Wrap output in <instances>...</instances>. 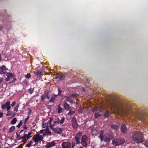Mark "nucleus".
<instances>
[{
  "mask_svg": "<svg viewBox=\"0 0 148 148\" xmlns=\"http://www.w3.org/2000/svg\"><path fill=\"white\" fill-rule=\"evenodd\" d=\"M110 104L111 109L118 114L123 115L132 112L130 108L127 106H124L122 102L119 101L114 100Z\"/></svg>",
  "mask_w": 148,
  "mask_h": 148,
  "instance_id": "nucleus-1",
  "label": "nucleus"
},
{
  "mask_svg": "<svg viewBox=\"0 0 148 148\" xmlns=\"http://www.w3.org/2000/svg\"><path fill=\"white\" fill-rule=\"evenodd\" d=\"M132 138L133 141L137 144L142 143L145 141L143 134L139 131L134 132L132 136Z\"/></svg>",
  "mask_w": 148,
  "mask_h": 148,
  "instance_id": "nucleus-2",
  "label": "nucleus"
},
{
  "mask_svg": "<svg viewBox=\"0 0 148 148\" xmlns=\"http://www.w3.org/2000/svg\"><path fill=\"white\" fill-rule=\"evenodd\" d=\"M104 131L101 130L100 131L99 136V138L100 139L101 142L104 141L107 143L110 142V140L113 138V136L112 134L108 133L104 134Z\"/></svg>",
  "mask_w": 148,
  "mask_h": 148,
  "instance_id": "nucleus-3",
  "label": "nucleus"
},
{
  "mask_svg": "<svg viewBox=\"0 0 148 148\" xmlns=\"http://www.w3.org/2000/svg\"><path fill=\"white\" fill-rule=\"evenodd\" d=\"M75 142L72 141L71 143L69 142H63L62 144V148H75Z\"/></svg>",
  "mask_w": 148,
  "mask_h": 148,
  "instance_id": "nucleus-4",
  "label": "nucleus"
},
{
  "mask_svg": "<svg viewBox=\"0 0 148 148\" xmlns=\"http://www.w3.org/2000/svg\"><path fill=\"white\" fill-rule=\"evenodd\" d=\"M92 111L93 112L95 111V112L94 114V116L96 119H97L100 117L101 114L100 113L102 112V110L101 108L97 109L96 107H95L93 110H92Z\"/></svg>",
  "mask_w": 148,
  "mask_h": 148,
  "instance_id": "nucleus-5",
  "label": "nucleus"
},
{
  "mask_svg": "<svg viewBox=\"0 0 148 148\" xmlns=\"http://www.w3.org/2000/svg\"><path fill=\"white\" fill-rule=\"evenodd\" d=\"M112 142L113 144L116 146H118L124 143H125V140L124 139L114 138Z\"/></svg>",
  "mask_w": 148,
  "mask_h": 148,
  "instance_id": "nucleus-6",
  "label": "nucleus"
},
{
  "mask_svg": "<svg viewBox=\"0 0 148 148\" xmlns=\"http://www.w3.org/2000/svg\"><path fill=\"white\" fill-rule=\"evenodd\" d=\"M72 127L73 129L76 130L79 127V124L77 122L76 118L73 117L72 118L71 120Z\"/></svg>",
  "mask_w": 148,
  "mask_h": 148,
  "instance_id": "nucleus-7",
  "label": "nucleus"
},
{
  "mask_svg": "<svg viewBox=\"0 0 148 148\" xmlns=\"http://www.w3.org/2000/svg\"><path fill=\"white\" fill-rule=\"evenodd\" d=\"M33 141L35 142L36 144L38 143L39 141H41L43 138L42 135H40L37 134L34 135L32 138Z\"/></svg>",
  "mask_w": 148,
  "mask_h": 148,
  "instance_id": "nucleus-8",
  "label": "nucleus"
},
{
  "mask_svg": "<svg viewBox=\"0 0 148 148\" xmlns=\"http://www.w3.org/2000/svg\"><path fill=\"white\" fill-rule=\"evenodd\" d=\"M53 119L51 117L49 119V124H50V128L55 127L57 126L60 123H59V121H58V120L57 119H56L55 121H53V124H52V122L53 121Z\"/></svg>",
  "mask_w": 148,
  "mask_h": 148,
  "instance_id": "nucleus-9",
  "label": "nucleus"
},
{
  "mask_svg": "<svg viewBox=\"0 0 148 148\" xmlns=\"http://www.w3.org/2000/svg\"><path fill=\"white\" fill-rule=\"evenodd\" d=\"M88 140V137L86 135H83L81 138V144L83 147H86L87 145V142Z\"/></svg>",
  "mask_w": 148,
  "mask_h": 148,
  "instance_id": "nucleus-10",
  "label": "nucleus"
},
{
  "mask_svg": "<svg viewBox=\"0 0 148 148\" xmlns=\"http://www.w3.org/2000/svg\"><path fill=\"white\" fill-rule=\"evenodd\" d=\"M10 103V101H7L5 103L2 104L1 106L3 110L6 108L7 110H10L11 108Z\"/></svg>",
  "mask_w": 148,
  "mask_h": 148,
  "instance_id": "nucleus-11",
  "label": "nucleus"
},
{
  "mask_svg": "<svg viewBox=\"0 0 148 148\" xmlns=\"http://www.w3.org/2000/svg\"><path fill=\"white\" fill-rule=\"evenodd\" d=\"M51 129H52L53 132L56 134H61L62 132V128L58 127H51L50 128Z\"/></svg>",
  "mask_w": 148,
  "mask_h": 148,
  "instance_id": "nucleus-12",
  "label": "nucleus"
},
{
  "mask_svg": "<svg viewBox=\"0 0 148 148\" xmlns=\"http://www.w3.org/2000/svg\"><path fill=\"white\" fill-rule=\"evenodd\" d=\"M82 135V133L80 132H78L76 134L75 137V139L76 142V144H77L80 143V138Z\"/></svg>",
  "mask_w": 148,
  "mask_h": 148,
  "instance_id": "nucleus-13",
  "label": "nucleus"
},
{
  "mask_svg": "<svg viewBox=\"0 0 148 148\" xmlns=\"http://www.w3.org/2000/svg\"><path fill=\"white\" fill-rule=\"evenodd\" d=\"M8 70V69L5 66L3 65L0 68V74H2L6 73V72L5 71Z\"/></svg>",
  "mask_w": 148,
  "mask_h": 148,
  "instance_id": "nucleus-14",
  "label": "nucleus"
},
{
  "mask_svg": "<svg viewBox=\"0 0 148 148\" xmlns=\"http://www.w3.org/2000/svg\"><path fill=\"white\" fill-rule=\"evenodd\" d=\"M121 132L125 133L127 131V128L126 125L125 124H123L121 126Z\"/></svg>",
  "mask_w": 148,
  "mask_h": 148,
  "instance_id": "nucleus-15",
  "label": "nucleus"
},
{
  "mask_svg": "<svg viewBox=\"0 0 148 148\" xmlns=\"http://www.w3.org/2000/svg\"><path fill=\"white\" fill-rule=\"evenodd\" d=\"M55 144L56 143L54 141H53L51 142H47L46 143L45 147L46 148H49L53 147Z\"/></svg>",
  "mask_w": 148,
  "mask_h": 148,
  "instance_id": "nucleus-16",
  "label": "nucleus"
},
{
  "mask_svg": "<svg viewBox=\"0 0 148 148\" xmlns=\"http://www.w3.org/2000/svg\"><path fill=\"white\" fill-rule=\"evenodd\" d=\"M56 78H59L61 80H63L65 79L66 76L61 73H57L56 75Z\"/></svg>",
  "mask_w": 148,
  "mask_h": 148,
  "instance_id": "nucleus-17",
  "label": "nucleus"
},
{
  "mask_svg": "<svg viewBox=\"0 0 148 148\" xmlns=\"http://www.w3.org/2000/svg\"><path fill=\"white\" fill-rule=\"evenodd\" d=\"M63 104L64 109L67 111L69 110L70 109L69 105L65 101H64Z\"/></svg>",
  "mask_w": 148,
  "mask_h": 148,
  "instance_id": "nucleus-18",
  "label": "nucleus"
},
{
  "mask_svg": "<svg viewBox=\"0 0 148 148\" xmlns=\"http://www.w3.org/2000/svg\"><path fill=\"white\" fill-rule=\"evenodd\" d=\"M42 72L40 71L39 70H38L36 73V74L37 76H39L37 77V78H39V79H38V80L42 79V77H41L42 75Z\"/></svg>",
  "mask_w": 148,
  "mask_h": 148,
  "instance_id": "nucleus-19",
  "label": "nucleus"
},
{
  "mask_svg": "<svg viewBox=\"0 0 148 148\" xmlns=\"http://www.w3.org/2000/svg\"><path fill=\"white\" fill-rule=\"evenodd\" d=\"M57 96H58V95H56L54 94H53V96L51 97V99L49 101V102H53L56 100Z\"/></svg>",
  "mask_w": 148,
  "mask_h": 148,
  "instance_id": "nucleus-20",
  "label": "nucleus"
},
{
  "mask_svg": "<svg viewBox=\"0 0 148 148\" xmlns=\"http://www.w3.org/2000/svg\"><path fill=\"white\" fill-rule=\"evenodd\" d=\"M58 121H59V123H60V125L63 124L65 121V118L64 117H60V118H57Z\"/></svg>",
  "mask_w": 148,
  "mask_h": 148,
  "instance_id": "nucleus-21",
  "label": "nucleus"
},
{
  "mask_svg": "<svg viewBox=\"0 0 148 148\" xmlns=\"http://www.w3.org/2000/svg\"><path fill=\"white\" fill-rule=\"evenodd\" d=\"M64 101L69 102L71 103H73L72 99L70 97L66 98Z\"/></svg>",
  "mask_w": 148,
  "mask_h": 148,
  "instance_id": "nucleus-22",
  "label": "nucleus"
},
{
  "mask_svg": "<svg viewBox=\"0 0 148 148\" xmlns=\"http://www.w3.org/2000/svg\"><path fill=\"white\" fill-rule=\"evenodd\" d=\"M84 108L81 107L79 108L78 110V112L79 113L81 114L83 112Z\"/></svg>",
  "mask_w": 148,
  "mask_h": 148,
  "instance_id": "nucleus-23",
  "label": "nucleus"
},
{
  "mask_svg": "<svg viewBox=\"0 0 148 148\" xmlns=\"http://www.w3.org/2000/svg\"><path fill=\"white\" fill-rule=\"evenodd\" d=\"M111 127L114 130H118L119 128V127L116 125L112 124L111 125Z\"/></svg>",
  "mask_w": 148,
  "mask_h": 148,
  "instance_id": "nucleus-24",
  "label": "nucleus"
},
{
  "mask_svg": "<svg viewBox=\"0 0 148 148\" xmlns=\"http://www.w3.org/2000/svg\"><path fill=\"white\" fill-rule=\"evenodd\" d=\"M26 134H25L22 137L20 136V137L18 139H23V142L24 141L26 140Z\"/></svg>",
  "mask_w": 148,
  "mask_h": 148,
  "instance_id": "nucleus-25",
  "label": "nucleus"
},
{
  "mask_svg": "<svg viewBox=\"0 0 148 148\" xmlns=\"http://www.w3.org/2000/svg\"><path fill=\"white\" fill-rule=\"evenodd\" d=\"M15 127L14 126H12L9 129L8 132L12 133L15 129Z\"/></svg>",
  "mask_w": 148,
  "mask_h": 148,
  "instance_id": "nucleus-26",
  "label": "nucleus"
},
{
  "mask_svg": "<svg viewBox=\"0 0 148 148\" xmlns=\"http://www.w3.org/2000/svg\"><path fill=\"white\" fill-rule=\"evenodd\" d=\"M6 76L7 77H8L9 78H13L14 77L13 74L11 73H7L6 74Z\"/></svg>",
  "mask_w": 148,
  "mask_h": 148,
  "instance_id": "nucleus-27",
  "label": "nucleus"
},
{
  "mask_svg": "<svg viewBox=\"0 0 148 148\" xmlns=\"http://www.w3.org/2000/svg\"><path fill=\"white\" fill-rule=\"evenodd\" d=\"M40 97L41 101H45V99L46 97V96L45 95H42Z\"/></svg>",
  "mask_w": 148,
  "mask_h": 148,
  "instance_id": "nucleus-28",
  "label": "nucleus"
},
{
  "mask_svg": "<svg viewBox=\"0 0 148 148\" xmlns=\"http://www.w3.org/2000/svg\"><path fill=\"white\" fill-rule=\"evenodd\" d=\"M17 121V119L16 118H14L11 121V123L12 124H14Z\"/></svg>",
  "mask_w": 148,
  "mask_h": 148,
  "instance_id": "nucleus-29",
  "label": "nucleus"
},
{
  "mask_svg": "<svg viewBox=\"0 0 148 148\" xmlns=\"http://www.w3.org/2000/svg\"><path fill=\"white\" fill-rule=\"evenodd\" d=\"M58 112L59 113H61L62 111V109L61 108L60 104H59L58 106Z\"/></svg>",
  "mask_w": 148,
  "mask_h": 148,
  "instance_id": "nucleus-30",
  "label": "nucleus"
},
{
  "mask_svg": "<svg viewBox=\"0 0 148 148\" xmlns=\"http://www.w3.org/2000/svg\"><path fill=\"white\" fill-rule=\"evenodd\" d=\"M7 112L6 115L7 116H9L11 115L13 113V112L12 110H8Z\"/></svg>",
  "mask_w": 148,
  "mask_h": 148,
  "instance_id": "nucleus-31",
  "label": "nucleus"
},
{
  "mask_svg": "<svg viewBox=\"0 0 148 148\" xmlns=\"http://www.w3.org/2000/svg\"><path fill=\"white\" fill-rule=\"evenodd\" d=\"M109 116V111L108 110L106 111L104 115V116L105 117H108Z\"/></svg>",
  "mask_w": 148,
  "mask_h": 148,
  "instance_id": "nucleus-32",
  "label": "nucleus"
},
{
  "mask_svg": "<svg viewBox=\"0 0 148 148\" xmlns=\"http://www.w3.org/2000/svg\"><path fill=\"white\" fill-rule=\"evenodd\" d=\"M19 104H17L16 106L14 108V111L15 112H16L17 111L18 108L19 107Z\"/></svg>",
  "mask_w": 148,
  "mask_h": 148,
  "instance_id": "nucleus-33",
  "label": "nucleus"
},
{
  "mask_svg": "<svg viewBox=\"0 0 148 148\" xmlns=\"http://www.w3.org/2000/svg\"><path fill=\"white\" fill-rule=\"evenodd\" d=\"M75 113L74 111H72L71 110H70L69 113H68V114L70 115L71 116L73 114Z\"/></svg>",
  "mask_w": 148,
  "mask_h": 148,
  "instance_id": "nucleus-34",
  "label": "nucleus"
},
{
  "mask_svg": "<svg viewBox=\"0 0 148 148\" xmlns=\"http://www.w3.org/2000/svg\"><path fill=\"white\" fill-rule=\"evenodd\" d=\"M34 90L33 89L30 88L28 90V92L30 94H32L34 92Z\"/></svg>",
  "mask_w": 148,
  "mask_h": 148,
  "instance_id": "nucleus-35",
  "label": "nucleus"
},
{
  "mask_svg": "<svg viewBox=\"0 0 148 148\" xmlns=\"http://www.w3.org/2000/svg\"><path fill=\"white\" fill-rule=\"evenodd\" d=\"M25 77L26 78L29 79L31 77V75L30 73H27L25 75Z\"/></svg>",
  "mask_w": 148,
  "mask_h": 148,
  "instance_id": "nucleus-36",
  "label": "nucleus"
},
{
  "mask_svg": "<svg viewBox=\"0 0 148 148\" xmlns=\"http://www.w3.org/2000/svg\"><path fill=\"white\" fill-rule=\"evenodd\" d=\"M48 127L47 126V123H43L42 124V128H45L46 127Z\"/></svg>",
  "mask_w": 148,
  "mask_h": 148,
  "instance_id": "nucleus-37",
  "label": "nucleus"
},
{
  "mask_svg": "<svg viewBox=\"0 0 148 148\" xmlns=\"http://www.w3.org/2000/svg\"><path fill=\"white\" fill-rule=\"evenodd\" d=\"M70 97H73L75 98H76L77 97V95L76 94H73L72 95H70Z\"/></svg>",
  "mask_w": 148,
  "mask_h": 148,
  "instance_id": "nucleus-38",
  "label": "nucleus"
},
{
  "mask_svg": "<svg viewBox=\"0 0 148 148\" xmlns=\"http://www.w3.org/2000/svg\"><path fill=\"white\" fill-rule=\"evenodd\" d=\"M22 121H20L19 123L16 126V127L18 128H19L22 125Z\"/></svg>",
  "mask_w": 148,
  "mask_h": 148,
  "instance_id": "nucleus-39",
  "label": "nucleus"
},
{
  "mask_svg": "<svg viewBox=\"0 0 148 148\" xmlns=\"http://www.w3.org/2000/svg\"><path fill=\"white\" fill-rule=\"evenodd\" d=\"M29 116H28L25 119V121H24V123L25 124L27 122V121L29 119Z\"/></svg>",
  "mask_w": 148,
  "mask_h": 148,
  "instance_id": "nucleus-40",
  "label": "nucleus"
},
{
  "mask_svg": "<svg viewBox=\"0 0 148 148\" xmlns=\"http://www.w3.org/2000/svg\"><path fill=\"white\" fill-rule=\"evenodd\" d=\"M49 92L48 90H45V95L46 96L49 95Z\"/></svg>",
  "mask_w": 148,
  "mask_h": 148,
  "instance_id": "nucleus-41",
  "label": "nucleus"
},
{
  "mask_svg": "<svg viewBox=\"0 0 148 148\" xmlns=\"http://www.w3.org/2000/svg\"><path fill=\"white\" fill-rule=\"evenodd\" d=\"M32 134V133L30 132H29L27 134H26V138H29V137Z\"/></svg>",
  "mask_w": 148,
  "mask_h": 148,
  "instance_id": "nucleus-42",
  "label": "nucleus"
},
{
  "mask_svg": "<svg viewBox=\"0 0 148 148\" xmlns=\"http://www.w3.org/2000/svg\"><path fill=\"white\" fill-rule=\"evenodd\" d=\"M58 94L57 95H60L61 93L62 92V91L61 90H60L59 88H58Z\"/></svg>",
  "mask_w": 148,
  "mask_h": 148,
  "instance_id": "nucleus-43",
  "label": "nucleus"
},
{
  "mask_svg": "<svg viewBox=\"0 0 148 148\" xmlns=\"http://www.w3.org/2000/svg\"><path fill=\"white\" fill-rule=\"evenodd\" d=\"M16 79L14 78L13 80H12V81L10 82L9 84L14 82L16 81Z\"/></svg>",
  "mask_w": 148,
  "mask_h": 148,
  "instance_id": "nucleus-44",
  "label": "nucleus"
},
{
  "mask_svg": "<svg viewBox=\"0 0 148 148\" xmlns=\"http://www.w3.org/2000/svg\"><path fill=\"white\" fill-rule=\"evenodd\" d=\"M45 133H47V135L48 134L50 135L51 134V132L50 131H48V132H45Z\"/></svg>",
  "mask_w": 148,
  "mask_h": 148,
  "instance_id": "nucleus-45",
  "label": "nucleus"
},
{
  "mask_svg": "<svg viewBox=\"0 0 148 148\" xmlns=\"http://www.w3.org/2000/svg\"><path fill=\"white\" fill-rule=\"evenodd\" d=\"M32 110L31 109L29 108V111L27 113L28 115H29L31 112Z\"/></svg>",
  "mask_w": 148,
  "mask_h": 148,
  "instance_id": "nucleus-46",
  "label": "nucleus"
},
{
  "mask_svg": "<svg viewBox=\"0 0 148 148\" xmlns=\"http://www.w3.org/2000/svg\"><path fill=\"white\" fill-rule=\"evenodd\" d=\"M16 103L15 102L13 101L11 104L12 106L14 107V106L16 104Z\"/></svg>",
  "mask_w": 148,
  "mask_h": 148,
  "instance_id": "nucleus-47",
  "label": "nucleus"
},
{
  "mask_svg": "<svg viewBox=\"0 0 148 148\" xmlns=\"http://www.w3.org/2000/svg\"><path fill=\"white\" fill-rule=\"evenodd\" d=\"M44 130H45V132H48V131H49V127H47V128L46 129H45Z\"/></svg>",
  "mask_w": 148,
  "mask_h": 148,
  "instance_id": "nucleus-48",
  "label": "nucleus"
},
{
  "mask_svg": "<svg viewBox=\"0 0 148 148\" xmlns=\"http://www.w3.org/2000/svg\"><path fill=\"white\" fill-rule=\"evenodd\" d=\"M45 130H44V129L41 130L40 131V134L43 133L44 132H45Z\"/></svg>",
  "mask_w": 148,
  "mask_h": 148,
  "instance_id": "nucleus-49",
  "label": "nucleus"
},
{
  "mask_svg": "<svg viewBox=\"0 0 148 148\" xmlns=\"http://www.w3.org/2000/svg\"><path fill=\"white\" fill-rule=\"evenodd\" d=\"M31 144L29 143H28L26 145V146L27 147H29L31 146Z\"/></svg>",
  "mask_w": 148,
  "mask_h": 148,
  "instance_id": "nucleus-50",
  "label": "nucleus"
},
{
  "mask_svg": "<svg viewBox=\"0 0 148 148\" xmlns=\"http://www.w3.org/2000/svg\"><path fill=\"white\" fill-rule=\"evenodd\" d=\"M10 80V78L7 77L5 79V80L6 81H9Z\"/></svg>",
  "mask_w": 148,
  "mask_h": 148,
  "instance_id": "nucleus-51",
  "label": "nucleus"
},
{
  "mask_svg": "<svg viewBox=\"0 0 148 148\" xmlns=\"http://www.w3.org/2000/svg\"><path fill=\"white\" fill-rule=\"evenodd\" d=\"M80 101L78 99H77L76 100V103L77 104H78L79 103V102Z\"/></svg>",
  "mask_w": 148,
  "mask_h": 148,
  "instance_id": "nucleus-52",
  "label": "nucleus"
},
{
  "mask_svg": "<svg viewBox=\"0 0 148 148\" xmlns=\"http://www.w3.org/2000/svg\"><path fill=\"white\" fill-rule=\"evenodd\" d=\"M3 113L2 112H0V118L2 117L3 116Z\"/></svg>",
  "mask_w": 148,
  "mask_h": 148,
  "instance_id": "nucleus-53",
  "label": "nucleus"
},
{
  "mask_svg": "<svg viewBox=\"0 0 148 148\" xmlns=\"http://www.w3.org/2000/svg\"><path fill=\"white\" fill-rule=\"evenodd\" d=\"M23 128L24 129H27V127L25 125V124H24V125L23 127Z\"/></svg>",
  "mask_w": 148,
  "mask_h": 148,
  "instance_id": "nucleus-54",
  "label": "nucleus"
},
{
  "mask_svg": "<svg viewBox=\"0 0 148 148\" xmlns=\"http://www.w3.org/2000/svg\"><path fill=\"white\" fill-rule=\"evenodd\" d=\"M43 135H42V136L43 137L45 136V135H47V133H46L45 132H44L43 133Z\"/></svg>",
  "mask_w": 148,
  "mask_h": 148,
  "instance_id": "nucleus-55",
  "label": "nucleus"
},
{
  "mask_svg": "<svg viewBox=\"0 0 148 148\" xmlns=\"http://www.w3.org/2000/svg\"><path fill=\"white\" fill-rule=\"evenodd\" d=\"M28 143L31 144H32L33 143V142L32 141V140H30V141H28Z\"/></svg>",
  "mask_w": 148,
  "mask_h": 148,
  "instance_id": "nucleus-56",
  "label": "nucleus"
},
{
  "mask_svg": "<svg viewBox=\"0 0 148 148\" xmlns=\"http://www.w3.org/2000/svg\"><path fill=\"white\" fill-rule=\"evenodd\" d=\"M46 97L47 98V99H50V97L49 96H46Z\"/></svg>",
  "mask_w": 148,
  "mask_h": 148,
  "instance_id": "nucleus-57",
  "label": "nucleus"
},
{
  "mask_svg": "<svg viewBox=\"0 0 148 148\" xmlns=\"http://www.w3.org/2000/svg\"><path fill=\"white\" fill-rule=\"evenodd\" d=\"M146 147H148V141L146 143Z\"/></svg>",
  "mask_w": 148,
  "mask_h": 148,
  "instance_id": "nucleus-58",
  "label": "nucleus"
},
{
  "mask_svg": "<svg viewBox=\"0 0 148 148\" xmlns=\"http://www.w3.org/2000/svg\"><path fill=\"white\" fill-rule=\"evenodd\" d=\"M2 57L1 56V55L0 54V62L1 61Z\"/></svg>",
  "mask_w": 148,
  "mask_h": 148,
  "instance_id": "nucleus-59",
  "label": "nucleus"
},
{
  "mask_svg": "<svg viewBox=\"0 0 148 148\" xmlns=\"http://www.w3.org/2000/svg\"><path fill=\"white\" fill-rule=\"evenodd\" d=\"M23 130H21L20 131V132H19V133L20 134V133H21L22 132H23Z\"/></svg>",
  "mask_w": 148,
  "mask_h": 148,
  "instance_id": "nucleus-60",
  "label": "nucleus"
},
{
  "mask_svg": "<svg viewBox=\"0 0 148 148\" xmlns=\"http://www.w3.org/2000/svg\"><path fill=\"white\" fill-rule=\"evenodd\" d=\"M2 29V27L0 26V30H1V29Z\"/></svg>",
  "mask_w": 148,
  "mask_h": 148,
  "instance_id": "nucleus-61",
  "label": "nucleus"
},
{
  "mask_svg": "<svg viewBox=\"0 0 148 148\" xmlns=\"http://www.w3.org/2000/svg\"><path fill=\"white\" fill-rule=\"evenodd\" d=\"M87 82L88 83H89V82H89V80H87Z\"/></svg>",
  "mask_w": 148,
  "mask_h": 148,
  "instance_id": "nucleus-62",
  "label": "nucleus"
},
{
  "mask_svg": "<svg viewBox=\"0 0 148 148\" xmlns=\"http://www.w3.org/2000/svg\"><path fill=\"white\" fill-rule=\"evenodd\" d=\"M16 135L17 136V137H18V134L17 133H16Z\"/></svg>",
  "mask_w": 148,
  "mask_h": 148,
  "instance_id": "nucleus-63",
  "label": "nucleus"
},
{
  "mask_svg": "<svg viewBox=\"0 0 148 148\" xmlns=\"http://www.w3.org/2000/svg\"><path fill=\"white\" fill-rule=\"evenodd\" d=\"M79 148H83V147H79Z\"/></svg>",
  "mask_w": 148,
  "mask_h": 148,
  "instance_id": "nucleus-64",
  "label": "nucleus"
}]
</instances>
